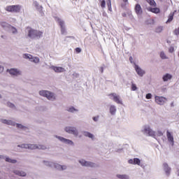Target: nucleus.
<instances>
[{"instance_id":"14","label":"nucleus","mask_w":179,"mask_h":179,"mask_svg":"<svg viewBox=\"0 0 179 179\" xmlns=\"http://www.w3.org/2000/svg\"><path fill=\"white\" fill-rule=\"evenodd\" d=\"M50 69H52L56 72V73H62V72H65V69L61 66H50Z\"/></svg>"},{"instance_id":"24","label":"nucleus","mask_w":179,"mask_h":179,"mask_svg":"<svg viewBox=\"0 0 179 179\" xmlns=\"http://www.w3.org/2000/svg\"><path fill=\"white\" fill-rule=\"evenodd\" d=\"M2 159H4L5 162H6L7 163H11L12 164H16V163H17V160L13 159L9 157L3 156Z\"/></svg>"},{"instance_id":"4","label":"nucleus","mask_w":179,"mask_h":179,"mask_svg":"<svg viewBox=\"0 0 179 179\" xmlns=\"http://www.w3.org/2000/svg\"><path fill=\"white\" fill-rule=\"evenodd\" d=\"M55 20L58 23L60 27L61 34H66V27H65V21L59 17H55Z\"/></svg>"},{"instance_id":"50","label":"nucleus","mask_w":179,"mask_h":179,"mask_svg":"<svg viewBox=\"0 0 179 179\" xmlns=\"http://www.w3.org/2000/svg\"><path fill=\"white\" fill-rule=\"evenodd\" d=\"M108 8H111V0H107Z\"/></svg>"},{"instance_id":"57","label":"nucleus","mask_w":179,"mask_h":179,"mask_svg":"<svg viewBox=\"0 0 179 179\" xmlns=\"http://www.w3.org/2000/svg\"><path fill=\"white\" fill-rule=\"evenodd\" d=\"M123 2H124L126 3V2H128V0H122Z\"/></svg>"},{"instance_id":"6","label":"nucleus","mask_w":179,"mask_h":179,"mask_svg":"<svg viewBox=\"0 0 179 179\" xmlns=\"http://www.w3.org/2000/svg\"><path fill=\"white\" fill-rule=\"evenodd\" d=\"M64 131L70 135H74V136L79 135V131H78V129L75 127L67 126L64 128Z\"/></svg>"},{"instance_id":"48","label":"nucleus","mask_w":179,"mask_h":179,"mask_svg":"<svg viewBox=\"0 0 179 179\" xmlns=\"http://www.w3.org/2000/svg\"><path fill=\"white\" fill-rule=\"evenodd\" d=\"M75 50L77 54H80V52H82V49L80 48H76Z\"/></svg>"},{"instance_id":"1","label":"nucleus","mask_w":179,"mask_h":179,"mask_svg":"<svg viewBox=\"0 0 179 179\" xmlns=\"http://www.w3.org/2000/svg\"><path fill=\"white\" fill-rule=\"evenodd\" d=\"M28 37L32 40H38L43 37V31L33 29V28L27 27Z\"/></svg>"},{"instance_id":"20","label":"nucleus","mask_w":179,"mask_h":179,"mask_svg":"<svg viewBox=\"0 0 179 179\" xmlns=\"http://www.w3.org/2000/svg\"><path fill=\"white\" fill-rule=\"evenodd\" d=\"M52 167H55L57 170H61L62 171H63V170H66V166L61 165L59 164L53 163Z\"/></svg>"},{"instance_id":"54","label":"nucleus","mask_w":179,"mask_h":179,"mask_svg":"<svg viewBox=\"0 0 179 179\" xmlns=\"http://www.w3.org/2000/svg\"><path fill=\"white\" fill-rule=\"evenodd\" d=\"M138 166H140V167H142L143 169L145 168V165L141 164V163H140V165H138Z\"/></svg>"},{"instance_id":"55","label":"nucleus","mask_w":179,"mask_h":179,"mask_svg":"<svg viewBox=\"0 0 179 179\" xmlns=\"http://www.w3.org/2000/svg\"><path fill=\"white\" fill-rule=\"evenodd\" d=\"M171 107H174V102L171 103Z\"/></svg>"},{"instance_id":"15","label":"nucleus","mask_w":179,"mask_h":179,"mask_svg":"<svg viewBox=\"0 0 179 179\" xmlns=\"http://www.w3.org/2000/svg\"><path fill=\"white\" fill-rule=\"evenodd\" d=\"M128 163L134 166H141V159L139 158L130 159L128 160Z\"/></svg>"},{"instance_id":"8","label":"nucleus","mask_w":179,"mask_h":179,"mask_svg":"<svg viewBox=\"0 0 179 179\" xmlns=\"http://www.w3.org/2000/svg\"><path fill=\"white\" fill-rule=\"evenodd\" d=\"M55 137H56L57 139L60 141V142H62V143H65L66 145H70V146H75V143L72 140L57 135H55Z\"/></svg>"},{"instance_id":"45","label":"nucleus","mask_w":179,"mask_h":179,"mask_svg":"<svg viewBox=\"0 0 179 179\" xmlns=\"http://www.w3.org/2000/svg\"><path fill=\"white\" fill-rule=\"evenodd\" d=\"M100 118L99 115H96L95 117H92L93 121H94V122H97L99 121V119Z\"/></svg>"},{"instance_id":"41","label":"nucleus","mask_w":179,"mask_h":179,"mask_svg":"<svg viewBox=\"0 0 179 179\" xmlns=\"http://www.w3.org/2000/svg\"><path fill=\"white\" fill-rule=\"evenodd\" d=\"M6 104L8 107H10V108H15V104L10 103V101H8Z\"/></svg>"},{"instance_id":"35","label":"nucleus","mask_w":179,"mask_h":179,"mask_svg":"<svg viewBox=\"0 0 179 179\" xmlns=\"http://www.w3.org/2000/svg\"><path fill=\"white\" fill-rule=\"evenodd\" d=\"M146 1L148 2V3H149V5H150V6L156 7L157 6L155 0H146Z\"/></svg>"},{"instance_id":"28","label":"nucleus","mask_w":179,"mask_h":179,"mask_svg":"<svg viewBox=\"0 0 179 179\" xmlns=\"http://www.w3.org/2000/svg\"><path fill=\"white\" fill-rule=\"evenodd\" d=\"M174 13L175 12L171 13L168 16V20H166V23H171L173 22V19H174Z\"/></svg>"},{"instance_id":"17","label":"nucleus","mask_w":179,"mask_h":179,"mask_svg":"<svg viewBox=\"0 0 179 179\" xmlns=\"http://www.w3.org/2000/svg\"><path fill=\"white\" fill-rule=\"evenodd\" d=\"M166 136H167V139L170 142L171 146H174V137L173 136V134H171V132L167 131Z\"/></svg>"},{"instance_id":"13","label":"nucleus","mask_w":179,"mask_h":179,"mask_svg":"<svg viewBox=\"0 0 179 179\" xmlns=\"http://www.w3.org/2000/svg\"><path fill=\"white\" fill-rule=\"evenodd\" d=\"M134 69H135V71L137 73V75H138V76H143V75H145V71H143V69H141L139 67V65L136 64V63H134Z\"/></svg>"},{"instance_id":"62","label":"nucleus","mask_w":179,"mask_h":179,"mask_svg":"<svg viewBox=\"0 0 179 179\" xmlns=\"http://www.w3.org/2000/svg\"><path fill=\"white\" fill-rule=\"evenodd\" d=\"M0 157H1V155H0Z\"/></svg>"},{"instance_id":"40","label":"nucleus","mask_w":179,"mask_h":179,"mask_svg":"<svg viewBox=\"0 0 179 179\" xmlns=\"http://www.w3.org/2000/svg\"><path fill=\"white\" fill-rule=\"evenodd\" d=\"M36 149H39L41 150H45V149H47V147H45V145H37Z\"/></svg>"},{"instance_id":"7","label":"nucleus","mask_w":179,"mask_h":179,"mask_svg":"<svg viewBox=\"0 0 179 179\" xmlns=\"http://www.w3.org/2000/svg\"><path fill=\"white\" fill-rule=\"evenodd\" d=\"M108 96L110 100H113L117 104H121L122 106L124 104L120 95L117 94L116 93H110L108 94Z\"/></svg>"},{"instance_id":"31","label":"nucleus","mask_w":179,"mask_h":179,"mask_svg":"<svg viewBox=\"0 0 179 179\" xmlns=\"http://www.w3.org/2000/svg\"><path fill=\"white\" fill-rule=\"evenodd\" d=\"M8 30H10L13 34H17V29L12 25H10Z\"/></svg>"},{"instance_id":"44","label":"nucleus","mask_w":179,"mask_h":179,"mask_svg":"<svg viewBox=\"0 0 179 179\" xmlns=\"http://www.w3.org/2000/svg\"><path fill=\"white\" fill-rule=\"evenodd\" d=\"M152 97H153V95H152V94H150V93H148L145 95V99H147V100H150V99H152Z\"/></svg>"},{"instance_id":"42","label":"nucleus","mask_w":179,"mask_h":179,"mask_svg":"<svg viewBox=\"0 0 179 179\" xmlns=\"http://www.w3.org/2000/svg\"><path fill=\"white\" fill-rule=\"evenodd\" d=\"M17 148H21V149H27V144L18 145Z\"/></svg>"},{"instance_id":"29","label":"nucleus","mask_w":179,"mask_h":179,"mask_svg":"<svg viewBox=\"0 0 179 179\" xmlns=\"http://www.w3.org/2000/svg\"><path fill=\"white\" fill-rule=\"evenodd\" d=\"M27 149L34 150L37 149V144H27Z\"/></svg>"},{"instance_id":"36","label":"nucleus","mask_w":179,"mask_h":179,"mask_svg":"<svg viewBox=\"0 0 179 179\" xmlns=\"http://www.w3.org/2000/svg\"><path fill=\"white\" fill-rule=\"evenodd\" d=\"M45 166H48V167H52L54 166V162H48V161H43Z\"/></svg>"},{"instance_id":"22","label":"nucleus","mask_w":179,"mask_h":179,"mask_svg":"<svg viewBox=\"0 0 179 179\" xmlns=\"http://www.w3.org/2000/svg\"><path fill=\"white\" fill-rule=\"evenodd\" d=\"M147 10H148V12H151L152 13H155V15L160 13V8L157 7H155V8L148 7Z\"/></svg>"},{"instance_id":"53","label":"nucleus","mask_w":179,"mask_h":179,"mask_svg":"<svg viewBox=\"0 0 179 179\" xmlns=\"http://www.w3.org/2000/svg\"><path fill=\"white\" fill-rule=\"evenodd\" d=\"M122 16L123 17H127V13H122Z\"/></svg>"},{"instance_id":"51","label":"nucleus","mask_w":179,"mask_h":179,"mask_svg":"<svg viewBox=\"0 0 179 179\" xmlns=\"http://www.w3.org/2000/svg\"><path fill=\"white\" fill-rule=\"evenodd\" d=\"M157 136H163V132L160 130H158Z\"/></svg>"},{"instance_id":"59","label":"nucleus","mask_w":179,"mask_h":179,"mask_svg":"<svg viewBox=\"0 0 179 179\" xmlns=\"http://www.w3.org/2000/svg\"><path fill=\"white\" fill-rule=\"evenodd\" d=\"M166 43H170V41H166Z\"/></svg>"},{"instance_id":"25","label":"nucleus","mask_w":179,"mask_h":179,"mask_svg":"<svg viewBox=\"0 0 179 179\" xmlns=\"http://www.w3.org/2000/svg\"><path fill=\"white\" fill-rule=\"evenodd\" d=\"M83 135L86 138H90V139H92V140L94 139V134L89 131H83Z\"/></svg>"},{"instance_id":"18","label":"nucleus","mask_w":179,"mask_h":179,"mask_svg":"<svg viewBox=\"0 0 179 179\" xmlns=\"http://www.w3.org/2000/svg\"><path fill=\"white\" fill-rule=\"evenodd\" d=\"M1 122H2V124H6V125H11L12 127H15V125H16V122L10 120L1 119Z\"/></svg>"},{"instance_id":"9","label":"nucleus","mask_w":179,"mask_h":179,"mask_svg":"<svg viewBox=\"0 0 179 179\" xmlns=\"http://www.w3.org/2000/svg\"><path fill=\"white\" fill-rule=\"evenodd\" d=\"M78 163H80V164L83 166V167H96L95 163L92 162H87L83 159H79Z\"/></svg>"},{"instance_id":"10","label":"nucleus","mask_w":179,"mask_h":179,"mask_svg":"<svg viewBox=\"0 0 179 179\" xmlns=\"http://www.w3.org/2000/svg\"><path fill=\"white\" fill-rule=\"evenodd\" d=\"M155 102L157 103V104H159V106H164V103H166L167 101V98L164 96H159L156 95L155 96Z\"/></svg>"},{"instance_id":"61","label":"nucleus","mask_w":179,"mask_h":179,"mask_svg":"<svg viewBox=\"0 0 179 179\" xmlns=\"http://www.w3.org/2000/svg\"><path fill=\"white\" fill-rule=\"evenodd\" d=\"M120 150H122V149H120Z\"/></svg>"},{"instance_id":"12","label":"nucleus","mask_w":179,"mask_h":179,"mask_svg":"<svg viewBox=\"0 0 179 179\" xmlns=\"http://www.w3.org/2000/svg\"><path fill=\"white\" fill-rule=\"evenodd\" d=\"M33 5L34 6L36 7V9H37L40 15L41 16H44V11H43V6H41L40 3H38V1H34Z\"/></svg>"},{"instance_id":"46","label":"nucleus","mask_w":179,"mask_h":179,"mask_svg":"<svg viewBox=\"0 0 179 179\" xmlns=\"http://www.w3.org/2000/svg\"><path fill=\"white\" fill-rule=\"evenodd\" d=\"M104 68H106V65L103 64V66H101L99 69V72H101V73H103L104 72Z\"/></svg>"},{"instance_id":"30","label":"nucleus","mask_w":179,"mask_h":179,"mask_svg":"<svg viewBox=\"0 0 179 179\" xmlns=\"http://www.w3.org/2000/svg\"><path fill=\"white\" fill-rule=\"evenodd\" d=\"M1 27H3L5 30H8L9 27H10V24H8L7 22H1Z\"/></svg>"},{"instance_id":"32","label":"nucleus","mask_w":179,"mask_h":179,"mask_svg":"<svg viewBox=\"0 0 179 179\" xmlns=\"http://www.w3.org/2000/svg\"><path fill=\"white\" fill-rule=\"evenodd\" d=\"M66 111H68L69 113H78V111H79V110L76 109L75 107L73 106H70L69 108H68L66 109Z\"/></svg>"},{"instance_id":"38","label":"nucleus","mask_w":179,"mask_h":179,"mask_svg":"<svg viewBox=\"0 0 179 179\" xmlns=\"http://www.w3.org/2000/svg\"><path fill=\"white\" fill-rule=\"evenodd\" d=\"M163 31V27L159 26L155 29V33H162Z\"/></svg>"},{"instance_id":"26","label":"nucleus","mask_w":179,"mask_h":179,"mask_svg":"<svg viewBox=\"0 0 179 179\" xmlns=\"http://www.w3.org/2000/svg\"><path fill=\"white\" fill-rule=\"evenodd\" d=\"M14 174L19 176L20 177H26L27 174L23 171L15 170L13 171Z\"/></svg>"},{"instance_id":"21","label":"nucleus","mask_w":179,"mask_h":179,"mask_svg":"<svg viewBox=\"0 0 179 179\" xmlns=\"http://www.w3.org/2000/svg\"><path fill=\"white\" fill-rule=\"evenodd\" d=\"M134 10L136 15H142V13H143V10H142V7L139 3L136 4Z\"/></svg>"},{"instance_id":"47","label":"nucleus","mask_w":179,"mask_h":179,"mask_svg":"<svg viewBox=\"0 0 179 179\" xmlns=\"http://www.w3.org/2000/svg\"><path fill=\"white\" fill-rule=\"evenodd\" d=\"M169 52H170L171 54H173V52H174V47L173 46H171L169 48Z\"/></svg>"},{"instance_id":"27","label":"nucleus","mask_w":179,"mask_h":179,"mask_svg":"<svg viewBox=\"0 0 179 179\" xmlns=\"http://www.w3.org/2000/svg\"><path fill=\"white\" fill-rule=\"evenodd\" d=\"M15 125L17 128H18L19 129H22V131H27V129H29L27 127L20 123H15Z\"/></svg>"},{"instance_id":"56","label":"nucleus","mask_w":179,"mask_h":179,"mask_svg":"<svg viewBox=\"0 0 179 179\" xmlns=\"http://www.w3.org/2000/svg\"><path fill=\"white\" fill-rule=\"evenodd\" d=\"M108 10H110V12H111L113 10V8H111V6H110V8H108Z\"/></svg>"},{"instance_id":"60","label":"nucleus","mask_w":179,"mask_h":179,"mask_svg":"<svg viewBox=\"0 0 179 179\" xmlns=\"http://www.w3.org/2000/svg\"><path fill=\"white\" fill-rule=\"evenodd\" d=\"M1 38H3V36H1Z\"/></svg>"},{"instance_id":"52","label":"nucleus","mask_w":179,"mask_h":179,"mask_svg":"<svg viewBox=\"0 0 179 179\" xmlns=\"http://www.w3.org/2000/svg\"><path fill=\"white\" fill-rule=\"evenodd\" d=\"M3 69H4L3 66L0 65V73H2L3 72Z\"/></svg>"},{"instance_id":"19","label":"nucleus","mask_w":179,"mask_h":179,"mask_svg":"<svg viewBox=\"0 0 179 179\" xmlns=\"http://www.w3.org/2000/svg\"><path fill=\"white\" fill-rule=\"evenodd\" d=\"M173 79V75L171 73H166L162 76L163 82H169V80H171Z\"/></svg>"},{"instance_id":"33","label":"nucleus","mask_w":179,"mask_h":179,"mask_svg":"<svg viewBox=\"0 0 179 179\" xmlns=\"http://www.w3.org/2000/svg\"><path fill=\"white\" fill-rule=\"evenodd\" d=\"M116 177L119 179H128V178H129V176H128V175H125V174H123V175L117 174Z\"/></svg>"},{"instance_id":"58","label":"nucleus","mask_w":179,"mask_h":179,"mask_svg":"<svg viewBox=\"0 0 179 179\" xmlns=\"http://www.w3.org/2000/svg\"><path fill=\"white\" fill-rule=\"evenodd\" d=\"M0 99H2V95L0 94Z\"/></svg>"},{"instance_id":"34","label":"nucleus","mask_w":179,"mask_h":179,"mask_svg":"<svg viewBox=\"0 0 179 179\" xmlns=\"http://www.w3.org/2000/svg\"><path fill=\"white\" fill-rule=\"evenodd\" d=\"M23 58H24L25 59H30V61H32L31 59H33V55L28 53H25L23 55Z\"/></svg>"},{"instance_id":"3","label":"nucleus","mask_w":179,"mask_h":179,"mask_svg":"<svg viewBox=\"0 0 179 179\" xmlns=\"http://www.w3.org/2000/svg\"><path fill=\"white\" fill-rule=\"evenodd\" d=\"M39 94L43 97H46L48 100H50L51 101H54V100H55V94L48 90H41L39 91Z\"/></svg>"},{"instance_id":"2","label":"nucleus","mask_w":179,"mask_h":179,"mask_svg":"<svg viewBox=\"0 0 179 179\" xmlns=\"http://www.w3.org/2000/svg\"><path fill=\"white\" fill-rule=\"evenodd\" d=\"M141 132L145 136H152V138H155V136H156V132H155V131L152 129L150 126L148 124L143 126L141 129Z\"/></svg>"},{"instance_id":"16","label":"nucleus","mask_w":179,"mask_h":179,"mask_svg":"<svg viewBox=\"0 0 179 179\" xmlns=\"http://www.w3.org/2000/svg\"><path fill=\"white\" fill-rule=\"evenodd\" d=\"M7 72H8L10 75H13V76H17V75H20V71L17 70V69H8Z\"/></svg>"},{"instance_id":"49","label":"nucleus","mask_w":179,"mask_h":179,"mask_svg":"<svg viewBox=\"0 0 179 179\" xmlns=\"http://www.w3.org/2000/svg\"><path fill=\"white\" fill-rule=\"evenodd\" d=\"M129 62L131 64H134V65H135V62H134V57H132V56L129 57Z\"/></svg>"},{"instance_id":"23","label":"nucleus","mask_w":179,"mask_h":179,"mask_svg":"<svg viewBox=\"0 0 179 179\" xmlns=\"http://www.w3.org/2000/svg\"><path fill=\"white\" fill-rule=\"evenodd\" d=\"M109 113L110 115H115V114H117V106L115 105H110L109 106Z\"/></svg>"},{"instance_id":"37","label":"nucleus","mask_w":179,"mask_h":179,"mask_svg":"<svg viewBox=\"0 0 179 179\" xmlns=\"http://www.w3.org/2000/svg\"><path fill=\"white\" fill-rule=\"evenodd\" d=\"M131 89L132 92H136L138 90V87H136V84L134 83V82H131Z\"/></svg>"},{"instance_id":"5","label":"nucleus","mask_w":179,"mask_h":179,"mask_svg":"<svg viewBox=\"0 0 179 179\" xmlns=\"http://www.w3.org/2000/svg\"><path fill=\"white\" fill-rule=\"evenodd\" d=\"M21 9L22 6L20 5L7 6L6 7V10L7 12H11V13H19Z\"/></svg>"},{"instance_id":"43","label":"nucleus","mask_w":179,"mask_h":179,"mask_svg":"<svg viewBox=\"0 0 179 179\" xmlns=\"http://www.w3.org/2000/svg\"><path fill=\"white\" fill-rule=\"evenodd\" d=\"M101 8H102V9H104V8H106V0H102L101 1Z\"/></svg>"},{"instance_id":"39","label":"nucleus","mask_w":179,"mask_h":179,"mask_svg":"<svg viewBox=\"0 0 179 179\" xmlns=\"http://www.w3.org/2000/svg\"><path fill=\"white\" fill-rule=\"evenodd\" d=\"M160 57L162 59H168L167 56L166 55V53H164V52H163V51L160 52Z\"/></svg>"},{"instance_id":"11","label":"nucleus","mask_w":179,"mask_h":179,"mask_svg":"<svg viewBox=\"0 0 179 179\" xmlns=\"http://www.w3.org/2000/svg\"><path fill=\"white\" fill-rule=\"evenodd\" d=\"M163 169L166 176L169 177V176L171 174V167L169 166V164L164 162L163 164Z\"/></svg>"}]
</instances>
